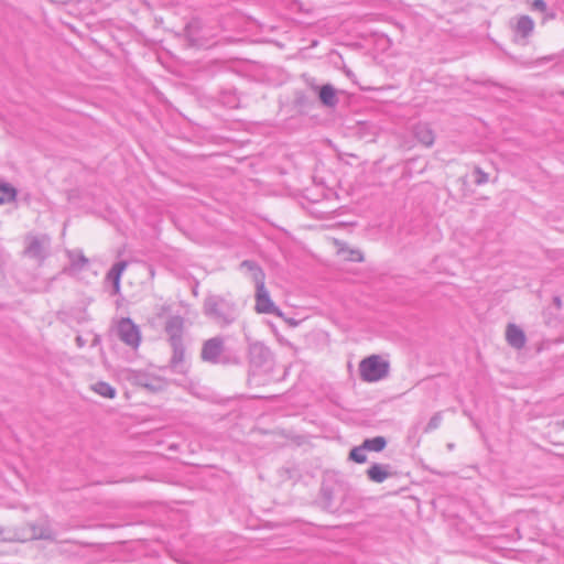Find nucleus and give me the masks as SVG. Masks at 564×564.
<instances>
[{
    "label": "nucleus",
    "instance_id": "nucleus-19",
    "mask_svg": "<svg viewBox=\"0 0 564 564\" xmlns=\"http://www.w3.org/2000/svg\"><path fill=\"white\" fill-rule=\"evenodd\" d=\"M127 268L126 261H119L112 265L109 270L107 278L113 283L116 290H119L120 285V276L124 269Z\"/></svg>",
    "mask_w": 564,
    "mask_h": 564
},
{
    "label": "nucleus",
    "instance_id": "nucleus-20",
    "mask_svg": "<svg viewBox=\"0 0 564 564\" xmlns=\"http://www.w3.org/2000/svg\"><path fill=\"white\" fill-rule=\"evenodd\" d=\"M362 444L367 452H381L387 446V440L383 436H376L372 438H366Z\"/></svg>",
    "mask_w": 564,
    "mask_h": 564
},
{
    "label": "nucleus",
    "instance_id": "nucleus-26",
    "mask_svg": "<svg viewBox=\"0 0 564 564\" xmlns=\"http://www.w3.org/2000/svg\"><path fill=\"white\" fill-rule=\"evenodd\" d=\"M532 9L540 12H545L547 10V4L544 0H534L532 2Z\"/></svg>",
    "mask_w": 564,
    "mask_h": 564
},
{
    "label": "nucleus",
    "instance_id": "nucleus-36",
    "mask_svg": "<svg viewBox=\"0 0 564 564\" xmlns=\"http://www.w3.org/2000/svg\"><path fill=\"white\" fill-rule=\"evenodd\" d=\"M547 17H549V18H551V19H553L555 15H554V13H551V14H549Z\"/></svg>",
    "mask_w": 564,
    "mask_h": 564
},
{
    "label": "nucleus",
    "instance_id": "nucleus-13",
    "mask_svg": "<svg viewBox=\"0 0 564 564\" xmlns=\"http://www.w3.org/2000/svg\"><path fill=\"white\" fill-rule=\"evenodd\" d=\"M508 344L517 349H521L525 345V335L523 330L514 324H509L506 330Z\"/></svg>",
    "mask_w": 564,
    "mask_h": 564
},
{
    "label": "nucleus",
    "instance_id": "nucleus-4",
    "mask_svg": "<svg viewBox=\"0 0 564 564\" xmlns=\"http://www.w3.org/2000/svg\"><path fill=\"white\" fill-rule=\"evenodd\" d=\"M51 238L47 235H29L25 238L24 256L40 264L48 257Z\"/></svg>",
    "mask_w": 564,
    "mask_h": 564
},
{
    "label": "nucleus",
    "instance_id": "nucleus-9",
    "mask_svg": "<svg viewBox=\"0 0 564 564\" xmlns=\"http://www.w3.org/2000/svg\"><path fill=\"white\" fill-rule=\"evenodd\" d=\"M185 319L180 315L170 316L165 322V333L170 345L183 341Z\"/></svg>",
    "mask_w": 564,
    "mask_h": 564
},
{
    "label": "nucleus",
    "instance_id": "nucleus-14",
    "mask_svg": "<svg viewBox=\"0 0 564 564\" xmlns=\"http://www.w3.org/2000/svg\"><path fill=\"white\" fill-rule=\"evenodd\" d=\"M415 139L425 147H431L434 143L435 135L433 130L427 123H417L413 128Z\"/></svg>",
    "mask_w": 564,
    "mask_h": 564
},
{
    "label": "nucleus",
    "instance_id": "nucleus-3",
    "mask_svg": "<svg viewBox=\"0 0 564 564\" xmlns=\"http://www.w3.org/2000/svg\"><path fill=\"white\" fill-rule=\"evenodd\" d=\"M359 373L364 381L376 382L389 373V362L378 355H371L359 364Z\"/></svg>",
    "mask_w": 564,
    "mask_h": 564
},
{
    "label": "nucleus",
    "instance_id": "nucleus-18",
    "mask_svg": "<svg viewBox=\"0 0 564 564\" xmlns=\"http://www.w3.org/2000/svg\"><path fill=\"white\" fill-rule=\"evenodd\" d=\"M534 29V22L529 15H521L516 24V34L521 37H528Z\"/></svg>",
    "mask_w": 564,
    "mask_h": 564
},
{
    "label": "nucleus",
    "instance_id": "nucleus-2",
    "mask_svg": "<svg viewBox=\"0 0 564 564\" xmlns=\"http://www.w3.org/2000/svg\"><path fill=\"white\" fill-rule=\"evenodd\" d=\"M200 358L213 365H237L240 361L239 356L225 346L224 338L220 336L204 341Z\"/></svg>",
    "mask_w": 564,
    "mask_h": 564
},
{
    "label": "nucleus",
    "instance_id": "nucleus-33",
    "mask_svg": "<svg viewBox=\"0 0 564 564\" xmlns=\"http://www.w3.org/2000/svg\"><path fill=\"white\" fill-rule=\"evenodd\" d=\"M149 379L150 378L148 376L142 375V376H139L137 380H138V382L143 381V383H148Z\"/></svg>",
    "mask_w": 564,
    "mask_h": 564
},
{
    "label": "nucleus",
    "instance_id": "nucleus-35",
    "mask_svg": "<svg viewBox=\"0 0 564 564\" xmlns=\"http://www.w3.org/2000/svg\"><path fill=\"white\" fill-rule=\"evenodd\" d=\"M98 341H99L98 337H95V338H94V341H93V345H97V344H98Z\"/></svg>",
    "mask_w": 564,
    "mask_h": 564
},
{
    "label": "nucleus",
    "instance_id": "nucleus-21",
    "mask_svg": "<svg viewBox=\"0 0 564 564\" xmlns=\"http://www.w3.org/2000/svg\"><path fill=\"white\" fill-rule=\"evenodd\" d=\"M17 198V189L10 184H0V205L14 202Z\"/></svg>",
    "mask_w": 564,
    "mask_h": 564
},
{
    "label": "nucleus",
    "instance_id": "nucleus-23",
    "mask_svg": "<svg viewBox=\"0 0 564 564\" xmlns=\"http://www.w3.org/2000/svg\"><path fill=\"white\" fill-rule=\"evenodd\" d=\"M366 448L364 447V444L354 447L349 453V459L358 463L364 464L367 462V455H366Z\"/></svg>",
    "mask_w": 564,
    "mask_h": 564
},
{
    "label": "nucleus",
    "instance_id": "nucleus-27",
    "mask_svg": "<svg viewBox=\"0 0 564 564\" xmlns=\"http://www.w3.org/2000/svg\"><path fill=\"white\" fill-rule=\"evenodd\" d=\"M349 260L355 261V262H361V261H364V254L360 250H351Z\"/></svg>",
    "mask_w": 564,
    "mask_h": 564
},
{
    "label": "nucleus",
    "instance_id": "nucleus-10",
    "mask_svg": "<svg viewBox=\"0 0 564 564\" xmlns=\"http://www.w3.org/2000/svg\"><path fill=\"white\" fill-rule=\"evenodd\" d=\"M13 541H29V540H51L52 539V532L50 528L45 525H39L34 523H29L23 530L21 534L14 533L12 534Z\"/></svg>",
    "mask_w": 564,
    "mask_h": 564
},
{
    "label": "nucleus",
    "instance_id": "nucleus-12",
    "mask_svg": "<svg viewBox=\"0 0 564 564\" xmlns=\"http://www.w3.org/2000/svg\"><path fill=\"white\" fill-rule=\"evenodd\" d=\"M203 23L199 19H192L185 26V36L193 46H202L206 43V37L200 34Z\"/></svg>",
    "mask_w": 564,
    "mask_h": 564
},
{
    "label": "nucleus",
    "instance_id": "nucleus-5",
    "mask_svg": "<svg viewBox=\"0 0 564 564\" xmlns=\"http://www.w3.org/2000/svg\"><path fill=\"white\" fill-rule=\"evenodd\" d=\"M117 337L127 346L135 349L141 341L139 327L128 317L121 318L115 328Z\"/></svg>",
    "mask_w": 564,
    "mask_h": 564
},
{
    "label": "nucleus",
    "instance_id": "nucleus-30",
    "mask_svg": "<svg viewBox=\"0 0 564 564\" xmlns=\"http://www.w3.org/2000/svg\"><path fill=\"white\" fill-rule=\"evenodd\" d=\"M76 344L79 348H83L86 344L85 339L82 336L76 337Z\"/></svg>",
    "mask_w": 564,
    "mask_h": 564
},
{
    "label": "nucleus",
    "instance_id": "nucleus-15",
    "mask_svg": "<svg viewBox=\"0 0 564 564\" xmlns=\"http://www.w3.org/2000/svg\"><path fill=\"white\" fill-rule=\"evenodd\" d=\"M388 465L378 463L372 464L367 469V477L373 482L381 484L391 476V474L388 471Z\"/></svg>",
    "mask_w": 564,
    "mask_h": 564
},
{
    "label": "nucleus",
    "instance_id": "nucleus-25",
    "mask_svg": "<svg viewBox=\"0 0 564 564\" xmlns=\"http://www.w3.org/2000/svg\"><path fill=\"white\" fill-rule=\"evenodd\" d=\"M473 175L475 176L474 183L476 185L486 184L489 180L488 174L478 166L474 169Z\"/></svg>",
    "mask_w": 564,
    "mask_h": 564
},
{
    "label": "nucleus",
    "instance_id": "nucleus-34",
    "mask_svg": "<svg viewBox=\"0 0 564 564\" xmlns=\"http://www.w3.org/2000/svg\"><path fill=\"white\" fill-rule=\"evenodd\" d=\"M552 59H553V57H552V56L543 57V61H546V62H550V61H552Z\"/></svg>",
    "mask_w": 564,
    "mask_h": 564
},
{
    "label": "nucleus",
    "instance_id": "nucleus-28",
    "mask_svg": "<svg viewBox=\"0 0 564 564\" xmlns=\"http://www.w3.org/2000/svg\"><path fill=\"white\" fill-rule=\"evenodd\" d=\"M0 540L1 541H13V538L4 529H2L0 527Z\"/></svg>",
    "mask_w": 564,
    "mask_h": 564
},
{
    "label": "nucleus",
    "instance_id": "nucleus-7",
    "mask_svg": "<svg viewBox=\"0 0 564 564\" xmlns=\"http://www.w3.org/2000/svg\"><path fill=\"white\" fill-rule=\"evenodd\" d=\"M68 265L64 267L63 273L69 276H78L89 265V260L84 256L80 249L67 250Z\"/></svg>",
    "mask_w": 564,
    "mask_h": 564
},
{
    "label": "nucleus",
    "instance_id": "nucleus-22",
    "mask_svg": "<svg viewBox=\"0 0 564 564\" xmlns=\"http://www.w3.org/2000/svg\"><path fill=\"white\" fill-rule=\"evenodd\" d=\"M93 390L101 397L113 399L116 389L105 381H98L93 386Z\"/></svg>",
    "mask_w": 564,
    "mask_h": 564
},
{
    "label": "nucleus",
    "instance_id": "nucleus-24",
    "mask_svg": "<svg viewBox=\"0 0 564 564\" xmlns=\"http://www.w3.org/2000/svg\"><path fill=\"white\" fill-rule=\"evenodd\" d=\"M443 421V413L436 412L429 421L426 426L424 427V433H430L440 427Z\"/></svg>",
    "mask_w": 564,
    "mask_h": 564
},
{
    "label": "nucleus",
    "instance_id": "nucleus-37",
    "mask_svg": "<svg viewBox=\"0 0 564 564\" xmlns=\"http://www.w3.org/2000/svg\"><path fill=\"white\" fill-rule=\"evenodd\" d=\"M562 425H563V427H564V420H563V422H562Z\"/></svg>",
    "mask_w": 564,
    "mask_h": 564
},
{
    "label": "nucleus",
    "instance_id": "nucleus-17",
    "mask_svg": "<svg viewBox=\"0 0 564 564\" xmlns=\"http://www.w3.org/2000/svg\"><path fill=\"white\" fill-rule=\"evenodd\" d=\"M318 97L321 102L326 107H335L338 104L336 90L330 84L323 85L319 88Z\"/></svg>",
    "mask_w": 564,
    "mask_h": 564
},
{
    "label": "nucleus",
    "instance_id": "nucleus-1",
    "mask_svg": "<svg viewBox=\"0 0 564 564\" xmlns=\"http://www.w3.org/2000/svg\"><path fill=\"white\" fill-rule=\"evenodd\" d=\"M203 313L218 326L226 327L238 319L240 310L232 296L209 294L203 302Z\"/></svg>",
    "mask_w": 564,
    "mask_h": 564
},
{
    "label": "nucleus",
    "instance_id": "nucleus-8",
    "mask_svg": "<svg viewBox=\"0 0 564 564\" xmlns=\"http://www.w3.org/2000/svg\"><path fill=\"white\" fill-rule=\"evenodd\" d=\"M249 359L254 368L270 367L272 364V352L262 343H254L249 348Z\"/></svg>",
    "mask_w": 564,
    "mask_h": 564
},
{
    "label": "nucleus",
    "instance_id": "nucleus-29",
    "mask_svg": "<svg viewBox=\"0 0 564 564\" xmlns=\"http://www.w3.org/2000/svg\"><path fill=\"white\" fill-rule=\"evenodd\" d=\"M139 384L147 388V389H150V390H155L158 389L156 386H154L151 380L149 379L148 383H143V381H139Z\"/></svg>",
    "mask_w": 564,
    "mask_h": 564
},
{
    "label": "nucleus",
    "instance_id": "nucleus-32",
    "mask_svg": "<svg viewBox=\"0 0 564 564\" xmlns=\"http://www.w3.org/2000/svg\"><path fill=\"white\" fill-rule=\"evenodd\" d=\"M553 302H554V305L557 307V308H561L562 306V302H561V299L558 296H555L553 299Z\"/></svg>",
    "mask_w": 564,
    "mask_h": 564
},
{
    "label": "nucleus",
    "instance_id": "nucleus-11",
    "mask_svg": "<svg viewBox=\"0 0 564 564\" xmlns=\"http://www.w3.org/2000/svg\"><path fill=\"white\" fill-rule=\"evenodd\" d=\"M173 354L170 360V368L175 373L185 375L188 370V364L185 358L184 343L171 345Z\"/></svg>",
    "mask_w": 564,
    "mask_h": 564
},
{
    "label": "nucleus",
    "instance_id": "nucleus-6",
    "mask_svg": "<svg viewBox=\"0 0 564 564\" xmlns=\"http://www.w3.org/2000/svg\"><path fill=\"white\" fill-rule=\"evenodd\" d=\"M256 311L260 314H272L283 317V313L272 302L264 283L256 285Z\"/></svg>",
    "mask_w": 564,
    "mask_h": 564
},
{
    "label": "nucleus",
    "instance_id": "nucleus-16",
    "mask_svg": "<svg viewBox=\"0 0 564 564\" xmlns=\"http://www.w3.org/2000/svg\"><path fill=\"white\" fill-rule=\"evenodd\" d=\"M240 267L249 273L256 285L264 283V272L254 261L245 260Z\"/></svg>",
    "mask_w": 564,
    "mask_h": 564
},
{
    "label": "nucleus",
    "instance_id": "nucleus-31",
    "mask_svg": "<svg viewBox=\"0 0 564 564\" xmlns=\"http://www.w3.org/2000/svg\"><path fill=\"white\" fill-rule=\"evenodd\" d=\"M285 321H286V323H288L290 326H293V327L297 326V325H299V323H300L299 321H296V319H294V318H286Z\"/></svg>",
    "mask_w": 564,
    "mask_h": 564
}]
</instances>
